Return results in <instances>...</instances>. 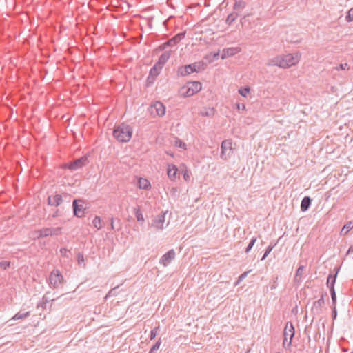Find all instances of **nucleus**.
Masks as SVG:
<instances>
[{"label": "nucleus", "instance_id": "nucleus-1", "mask_svg": "<svg viewBox=\"0 0 353 353\" xmlns=\"http://www.w3.org/2000/svg\"><path fill=\"white\" fill-rule=\"evenodd\" d=\"M300 56L299 54H287L279 55L268 61V65L278 66L281 68H288L295 65L299 61Z\"/></svg>", "mask_w": 353, "mask_h": 353}, {"label": "nucleus", "instance_id": "nucleus-2", "mask_svg": "<svg viewBox=\"0 0 353 353\" xmlns=\"http://www.w3.org/2000/svg\"><path fill=\"white\" fill-rule=\"evenodd\" d=\"M132 132L131 126L123 123L114 128L113 136L119 142L127 143L131 139Z\"/></svg>", "mask_w": 353, "mask_h": 353}, {"label": "nucleus", "instance_id": "nucleus-3", "mask_svg": "<svg viewBox=\"0 0 353 353\" xmlns=\"http://www.w3.org/2000/svg\"><path fill=\"white\" fill-rule=\"evenodd\" d=\"M203 63L201 62H194L192 64L181 66L177 70V74L181 77H185L194 72H199L203 70Z\"/></svg>", "mask_w": 353, "mask_h": 353}, {"label": "nucleus", "instance_id": "nucleus-4", "mask_svg": "<svg viewBox=\"0 0 353 353\" xmlns=\"http://www.w3.org/2000/svg\"><path fill=\"white\" fill-rule=\"evenodd\" d=\"M295 330L292 322H287L284 331H283V346L284 348L288 349L292 345V340L294 336Z\"/></svg>", "mask_w": 353, "mask_h": 353}, {"label": "nucleus", "instance_id": "nucleus-5", "mask_svg": "<svg viewBox=\"0 0 353 353\" xmlns=\"http://www.w3.org/2000/svg\"><path fill=\"white\" fill-rule=\"evenodd\" d=\"M202 88V85L199 81H191L187 83L186 85L182 87L181 91L185 90V92H181V94L185 97H189L194 94L199 92Z\"/></svg>", "mask_w": 353, "mask_h": 353}, {"label": "nucleus", "instance_id": "nucleus-6", "mask_svg": "<svg viewBox=\"0 0 353 353\" xmlns=\"http://www.w3.org/2000/svg\"><path fill=\"white\" fill-rule=\"evenodd\" d=\"M88 163V157L86 155L78 158L71 162L63 165V168L68 169L70 171L77 170Z\"/></svg>", "mask_w": 353, "mask_h": 353}, {"label": "nucleus", "instance_id": "nucleus-7", "mask_svg": "<svg viewBox=\"0 0 353 353\" xmlns=\"http://www.w3.org/2000/svg\"><path fill=\"white\" fill-rule=\"evenodd\" d=\"M64 282L63 276L58 270H54L49 276L50 286L58 288Z\"/></svg>", "mask_w": 353, "mask_h": 353}, {"label": "nucleus", "instance_id": "nucleus-8", "mask_svg": "<svg viewBox=\"0 0 353 353\" xmlns=\"http://www.w3.org/2000/svg\"><path fill=\"white\" fill-rule=\"evenodd\" d=\"M65 199H68V203L70 202V196L68 194L64 193L63 195L56 194L48 197V204L51 206L57 207L60 205Z\"/></svg>", "mask_w": 353, "mask_h": 353}, {"label": "nucleus", "instance_id": "nucleus-9", "mask_svg": "<svg viewBox=\"0 0 353 353\" xmlns=\"http://www.w3.org/2000/svg\"><path fill=\"white\" fill-rule=\"evenodd\" d=\"M83 201L82 199H74L72 203L73 213L74 215L78 218L83 217L84 216Z\"/></svg>", "mask_w": 353, "mask_h": 353}, {"label": "nucleus", "instance_id": "nucleus-10", "mask_svg": "<svg viewBox=\"0 0 353 353\" xmlns=\"http://www.w3.org/2000/svg\"><path fill=\"white\" fill-rule=\"evenodd\" d=\"M221 158L227 159L232 153V142L230 140L223 141L221 143Z\"/></svg>", "mask_w": 353, "mask_h": 353}, {"label": "nucleus", "instance_id": "nucleus-11", "mask_svg": "<svg viewBox=\"0 0 353 353\" xmlns=\"http://www.w3.org/2000/svg\"><path fill=\"white\" fill-rule=\"evenodd\" d=\"M327 296V292H323L319 300L313 303V305L311 310L312 313L314 315H319L321 312V307L325 304V297Z\"/></svg>", "mask_w": 353, "mask_h": 353}, {"label": "nucleus", "instance_id": "nucleus-12", "mask_svg": "<svg viewBox=\"0 0 353 353\" xmlns=\"http://www.w3.org/2000/svg\"><path fill=\"white\" fill-rule=\"evenodd\" d=\"M167 212H161L152 221L151 226L157 230H162L164 228L165 219Z\"/></svg>", "mask_w": 353, "mask_h": 353}, {"label": "nucleus", "instance_id": "nucleus-13", "mask_svg": "<svg viewBox=\"0 0 353 353\" xmlns=\"http://www.w3.org/2000/svg\"><path fill=\"white\" fill-rule=\"evenodd\" d=\"M175 256V251L173 249H171L161 256L160 263H162L164 266H167L171 263L172 260L174 259Z\"/></svg>", "mask_w": 353, "mask_h": 353}, {"label": "nucleus", "instance_id": "nucleus-14", "mask_svg": "<svg viewBox=\"0 0 353 353\" xmlns=\"http://www.w3.org/2000/svg\"><path fill=\"white\" fill-rule=\"evenodd\" d=\"M241 51V48L239 47H231L223 48L222 50V54L221 58L224 59L225 58L232 57Z\"/></svg>", "mask_w": 353, "mask_h": 353}, {"label": "nucleus", "instance_id": "nucleus-15", "mask_svg": "<svg viewBox=\"0 0 353 353\" xmlns=\"http://www.w3.org/2000/svg\"><path fill=\"white\" fill-rule=\"evenodd\" d=\"M162 68L155 63V65L150 69V74L148 77L147 81L148 83H152L155 78L159 75Z\"/></svg>", "mask_w": 353, "mask_h": 353}, {"label": "nucleus", "instance_id": "nucleus-16", "mask_svg": "<svg viewBox=\"0 0 353 353\" xmlns=\"http://www.w3.org/2000/svg\"><path fill=\"white\" fill-rule=\"evenodd\" d=\"M185 32H180L168 41H165V45H168V46H174L181 41L185 37Z\"/></svg>", "mask_w": 353, "mask_h": 353}, {"label": "nucleus", "instance_id": "nucleus-17", "mask_svg": "<svg viewBox=\"0 0 353 353\" xmlns=\"http://www.w3.org/2000/svg\"><path fill=\"white\" fill-rule=\"evenodd\" d=\"M152 108L155 109L156 113L159 116H163L165 113V108L164 105L160 101L155 102Z\"/></svg>", "mask_w": 353, "mask_h": 353}, {"label": "nucleus", "instance_id": "nucleus-18", "mask_svg": "<svg viewBox=\"0 0 353 353\" xmlns=\"http://www.w3.org/2000/svg\"><path fill=\"white\" fill-rule=\"evenodd\" d=\"M171 51H165L164 52L159 58L157 65L163 68L165 63L168 61L169 58L170 57Z\"/></svg>", "mask_w": 353, "mask_h": 353}, {"label": "nucleus", "instance_id": "nucleus-19", "mask_svg": "<svg viewBox=\"0 0 353 353\" xmlns=\"http://www.w3.org/2000/svg\"><path fill=\"white\" fill-rule=\"evenodd\" d=\"M178 168L174 165H168V176L171 180L176 179L177 176Z\"/></svg>", "mask_w": 353, "mask_h": 353}, {"label": "nucleus", "instance_id": "nucleus-20", "mask_svg": "<svg viewBox=\"0 0 353 353\" xmlns=\"http://www.w3.org/2000/svg\"><path fill=\"white\" fill-rule=\"evenodd\" d=\"M311 202H312V199H310V196H305L302 201H301V210L302 212H305L307 211L310 205H311Z\"/></svg>", "mask_w": 353, "mask_h": 353}, {"label": "nucleus", "instance_id": "nucleus-21", "mask_svg": "<svg viewBox=\"0 0 353 353\" xmlns=\"http://www.w3.org/2000/svg\"><path fill=\"white\" fill-rule=\"evenodd\" d=\"M138 187L140 189L148 190L150 188V183L146 179L140 178L138 181Z\"/></svg>", "mask_w": 353, "mask_h": 353}, {"label": "nucleus", "instance_id": "nucleus-22", "mask_svg": "<svg viewBox=\"0 0 353 353\" xmlns=\"http://www.w3.org/2000/svg\"><path fill=\"white\" fill-rule=\"evenodd\" d=\"M304 266L300 265L296 270L294 281V282L300 283L301 282V277L303 274Z\"/></svg>", "mask_w": 353, "mask_h": 353}, {"label": "nucleus", "instance_id": "nucleus-23", "mask_svg": "<svg viewBox=\"0 0 353 353\" xmlns=\"http://www.w3.org/2000/svg\"><path fill=\"white\" fill-rule=\"evenodd\" d=\"M337 273L335 274H330L327 279V285L330 289H334V284L336 279Z\"/></svg>", "mask_w": 353, "mask_h": 353}, {"label": "nucleus", "instance_id": "nucleus-24", "mask_svg": "<svg viewBox=\"0 0 353 353\" xmlns=\"http://www.w3.org/2000/svg\"><path fill=\"white\" fill-rule=\"evenodd\" d=\"M245 6V1H242V0H239V1H236L234 6H233V8L234 10V12H239L241 10H242Z\"/></svg>", "mask_w": 353, "mask_h": 353}, {"label": "nucleus", "instance_id": "nucleus-25", "mask_svg": "<svg viewBox=\"0 0 353 353\" xmlns=\"http://www.w3.org/2000/svg\"><path fill=\"white\" fill-rule=\"evenodd\" d=\"M239 14L238 12H233L232 13H230L226 20H225V23L228 24V25H230L232 24L235 20L237 18Z\"/></svg>", "mask_w": 353, "mask_h": 353}, {"label": "nucleus", "instance_id": "nucleus-26", "mask_svg": "<svg viewBox=\"0 0 353 353\" xmlns=\"http://www.w3.org/2000/svg\"><path fill=\"white\" fill-rule=\"evenodd\" d=\"M30 314V312H19L17 313L13 317L12 319L18 320V319H23L28 317Z\"/></svg>", "mask_w": 353, "mask_h": 353}, {"label": "nucleus", "instance_id": "nucleus-27", "mask_svg": "<svg viewBox=\"0 0 353 353\" xmlns=\"http://www.w3.org/2000/svg\"><path fill=\"white\" fill-rule=\"evenodd\" d=\"M52 236L50 228H44L39 230V237H47Z\"/></svg>", "mask_w": 353, "mask_h": 353}, {"label": "nucleus", "instance_id": "nucleus-28", "mask_svg": "<svg viewBox=\"0 0 353 353\" xmlns=\"http://www.w3.org/2000/svg\"><path fill=\"white\" fill-rule=\"evenodd\" d=\"M353 228V222L349 221L343 227L341 234H346Z\"/></svg>", "mask_w": 353, "mask_h": 353}, {"label": "nucleus", "instance_id": "nucleus-29", "mask_svg": "<svg viewBox=\"0 0 353 353\" xmlns=\"http://www.w3.org/2000/svg\"><path fill=\"white\" fill-rule=\"evenodd\" d=\"M134 210L135 216H136L137 221L139 222L143 223L144 222V218H143V214L141 212V210H139V208H134Z\"/></svg>", "mask_w": 353, "mask_h": 353}, {"label": "nucleus", "instance_id": "nucleus-30", "mask_svg": "<svg viewBox=\"0 0 353 353\" xmlns=\"http://www.w3.org/2000/svg\"><path fill=\"white\" fill-rule=\"evenodd\" d=\"M92 224L93 226L96 228L97 230L101 229L102 228L101 218L99 216H96L92 221Z\"/></svg>", "mask_w": 353, "mask_h": 353}, {"label": "nucleus", "instance_id": "nucleus-31", "mask_svg": "<svg viewBox=\"0 0 353 353\" xmlns=\"http://www.w3.org/2000/svg\"><path fill=\"white\" fill-rule=\"evenodd\" d=\"M161 339H159L156 343L154 345H153V346L151 347L149 353H154L155 351H157V350H159L160 345H161Z\"/></svg>", "mask_w": 353, "mask_h": 353}, {"label": "nucleus", "instance_id": "nucleus-32", "mask_svg": "<svg viewBox=\"0 0 353 353\" xmlns=\"http://www.w3.org/2000/svg\"><path fill=\"white\" fill-rule=\"evenodd\" d=\"M256 241V237H253L250 242L249 243L248 245L247 246L246 249H245V253H248L250 250L252 248V247L254 246L255 242Z\"/></svg>", "mask_w": 353, "mask_h": 353}, {"label": "nucleus", "instance_id": "nucleus-33", "mask_svg": "<svg viewBox=\"0 0 353 353\" xmlns=\"http://www.w3.org/2000/svg\"><path fill=\"white\" fill-rule=\"evenodd\" d=\"M119 288V285L112 288L107 294L105 298L110 297V296H114L117 295V290Z\"/></svg>", "mask_w": 353, "mask_h": 353}, {"label": "nucleus", "instance_id": "nucleus-34", "mask_svg": "<svg viewBox=\"0 0 353 353\" xmlns=\"http://www.w3.org/2000/svg\"><path fill=\"white\" fill-rule=\"evenodd\" d=\"M250 88L249 87H243L239 90V94L243 97H246L247 94L250 92Z\"/></svg>", "mask_w": 353, "mask_h": 353}, {"label": "nucleus", "instance_id": "nucleus-35", "mask_svg": "<svg viewBox=\"0 0 353 353\" xmlns=\"http://www.w3.org/2000/svg\"><path fill=\"white\" fill-rule=\"evenodd\" d=\"M159 328H160L159 326H157L151 330L150 334V340H153L156 337V336L158 334V332L159 330Z\"/></svg>", "mask_w": 353, "mask_h": 353}, {"label": "nucleus", "instance_id": "nucleus-36", "mask_svg": "<svg viewBox=\"0 0 353 353\" xmlns=\"http://www.w3.org/2000/svg\"><path fill=\"white\" fill-rule=\"evenodd\" d=\"M60 253L62 256L65 258H70V255L71 254L70 251L67 250L66 248H61Z\"/></svg>", "mask_w": 353, "mask_h": 353}, {"label": "nucleus", "instance_id": "nucleus-37", "mask_svg": "<svg viewBox=\"0 0 353 353\" xmlns=\"http://www.w3.org/2000/svg\"><path fill=\"white\" fill-rule=\"evenodd\" d=\"M330 291L331 298H332V305H336V292H335V290L334 289H330Z\"/></svg>", "mask_w": 353, "mask_h": 353}, {"label": "nucleus", "instance_id": "nucleus-38", "mask_svg": "<svg viewBox=\"0 0 353 353\" xmlns=\"http://www.w3.org/2000/svg\"><path fill=\"white\" fill-rule=\"evenodd\" d=\"M273 248H274V245H270L267 248L264 254L263 255V256L261 258V261L264 260L268 256V255L270 254V252L272 250Z\"/></svg>", "mask_w": 353, "mask_h": 353}, {"label": "nucleus", "instance_id": "nucleus-39", "mask_svg": "<svg viewBox=\"0 0 353 353\" xmlns=\"http://www.w3.org/2000/svg\"><path fill=\"white\" fill-rule=\"evenodd\" d=\"M61 228H50L52 236L59 235L61 233Z\"/></svg>", "mask_w": 353, "mask_h": 353}, {"label": "nucleus", "instance_id": "nucleus-40", "mask_svg": "<svg viewBox=\"0 0 353 353\" xmlns=\"http://www.w3.org/2000/svg\"><path fill=\"white\" fill-rule=\"evenodd\" d=\"M347 21H353V8H352L347 12L346 15Z\"/></svg>", "mask_w": 353, "mask_h": 353}, {"label": "nucleus", "instance_id": "nucleus-41", "mask_svg": "<svg viewBox=\"0 0 353 353\" xmlns=\"http://www.w3.org/2000/svg\"><path fill=\"white\" fill-rule=\"evenodd\" d=\"M10 266V262L2 261L0 262V267L3 270H6Z\"/></svg>", "mask_w": 353, "mask_h": 353}, {"label": "nucleus", "instance_id": "nucleus-42", "mask_svg": "<svg viewBox=\"0 0 353 353\" xmlns=\"http://www.w3.org/2000/svg\"><path fill=\"white\" fill-rule=\"evenodd\" d=\"M336 70H345L349 69L347 63H341L339 67L336 68Z\"/></svg>", "mask_w": 353, "mask_h": 353}, {"label": "nucleus", "instance_id": "nucleus-43", "mask_svg": "<svg viewBox=\"0 0 353 353\" xmlns=\"http://www.w3.org/2000/svg\"><path fill=\"white\" fill-rule=\"evenodd\" d=\"M77 261H78V263L79 264L84 261V256H83V254L78 253V254H77Z\"/></svg>", "mask_w": 353, "mask_h": 353}, {"label": "nucleus", "instance_id": "nucleus-44", "mask_svg": "<svg viewBox=\"0 0 353 353\" xmlns=\"http://www.w3.org/2000/svg\"><path fill=\"white\" fill-rule=\"evenodd\" d=\"M48 299L46 298V296H43V299H42V303L41 304H39L38 307L41 306L43 308H45L46 307V305L48 303Z\"/></svg>", "mask_w": 353, "mask_h": 353}, {"label": "nucleus", "instance_id": "nucleus-45", "mask_svg": "<svg viewBox=\"0 0 353 353\" xmlns=\"http://www.w3.org/2000/svg\"><path fill=\"white\" fill-rule=\"evenodd\" d=\"M111 223H110V229L112 230H119L120 229V227L119 228H116L114 224V219L112 217L111 219Z\"/></svg>", "mask_w": 353, "mask_h": 353}, {"label": "nucleus", "instance_id": "nucleus-46", "mask_svg": "<svg viewBox=\"0 0 353 353\" xmlns=\"http://www.w3.org/2000/svg\"><path fill=\"white\" fill-rule=\"evenodd\" d=\"M332 319L334 320L336 318L337 316V312L336 309V305H332Z\"/></svg>", "mask_w": 353, "mask_h": 353}, {"label": "nucleus", "instance_id": "nucleus-47", "mask_svg": "<svg viewBox=\"0 0 353 353\" xmlns=\"http://www.w3.org/2000/svg\"><path fill=\"white\" fill-rule=\"evenodd\" d=\"M248 273H249V272H244L243 274H241L239 276V280H241V281H242L243 279H244L247 276V275L248 274Z\"/></svg>", "mask_w": 353, "mask_h": 353}, {"label": "nucleus", "instance_id": "nucleus-48", "mask_svg": "<svg viewBox=\"0 0 353 353\" xmlns=\"http://www.w3.org/2000/svg\"><path fill=\"white\" fill-rule=\"evenodd\" d=\"M59 216H61V212L59 210H57L52 214L53 218L58 217Z\"/></svg>", "mask_w": 353, "mask_h": 353}, {"label": "nucleus", "instance_id": "nucleus-49", "mask_svg": "<svg viewBox=\"0 0 353 353\" xmlns=\"http://www.w3.org/2000/svg\"><path fill=\"white\" fill-rule=\"evenodd\" d=\"M167 47H168V45H165V42L163 44L160 45L159 47V50H164Z\"/></svg>", "mask_w": 353, "mask_h": 353}, {"label": "nucleus", "instance_id": "nucleus-50", "mask_svg": "<svg viewBox=\"0 0 353 353\" xmlns=\"http://www.w3.org/2000/svg\"><path fill=\"white\" fill-rule=\"evenodd\" d=\"M278 279V277L276 278L275 281H274L273 285L271 286V290H274L277 287V285L276 284V281Z\"/></svg>", "mask_w": 353, "mask_h": 353}, {"label": "nucleus", "instance_id": "nucleus-51", "mask_svg": "<svg viewBox=\"0 0 353 353\" xmlns=\"http://www.w3.org/2000/svg\"><path fill=\"white\" fill-rule=\"evenodd\" d=\"M353 253V244L349 248L347 254Z\"/></svg>", "mask_w": 353, "mask_h": 353}, {"label": "nucleus", "instance_id": "nucleus-52", "mask_svg": "<svg viewBox=\"0 0 353 353\" xmlns=\"http://www.w3.org/2000/svg\"><path fill=\"white\" fill-rule=\"evenodd\" d=\"M213 57H214V59H218L219 57V52L214 53Z\"/></svg>", "mask_w": 353, "mask_h": 353}, {"label": "nucleus", "instance_id": "nucleus-53", "mask_svg": "<svg viewBox=\"0 0 353 353\" xmlns=\"http://www.w3.org/2000/svg\"><path fill=\"white\" fill-rule=\"evenodd\" d=\"M185 146V143H182L181 142L180 144H179V147L181 148H183Z\"/></svg>", "mask_w": 353, "mask_h": 353}, {"label": "nucleus", "instance_id": "nucleus-54", "mask_svg": "<svg viewBox=\"0 0 353 353\" xmlns=\"http://www.w3.org/2000/svg\"><path fill=\"white\" fill-rule=\"evenodd\" d=\"M184 176V179H185V180H187V179H188V178H189V176H188L186 173H185V174H184V176Z\"/></svg>", "mask_w": 353, "mask_h": 353}, {"label": "nucleus", "instance_id": "nucleus-55", "mask_svg": "<svg viewBox=\"0 0 353 353\" xmlns=\"http://www.w3.org/2000/svg\"><path fill=\"white\" fill-rule=\"evenodd\" d=\"M241 281V280H239V278L238 280L236 281V282L235 283V285H239Z\"/></svg>", "mask_w": 353, "mask_h": 353}, {"label": "nucleus", "instance_id": "nucleus-56", "mask_svg": "<svg viewBox=\"0 0 353 353\" xmlns=\"http://www.w3.org/2000/svg\"><path fill=\"white\" fill-rule=\"evenodd\" d=\"M167 154H169V155H170V156H172V154L169 153V152H167Z\"/></svg>", "mask_w": 353, "mask_h": 353}, {"label": "nucleus", "instance_id": "nucleus-57", "mask_svg": "<svg viewBox=\"0 0 353 353\" xmlns=\"http://www.w3.org/2000/svg\"><path fill=\"white\" fill-rule=\"evenodd\" d=\"M167 154H169V155H170V156H172V154L169 153V152H167Z\"/></svg>", "mask_w": 353, "mask_h": 353}, {"label": "nucleus", "instance_id": "nucleus-58", "mask_svg": "<svg viewBox=\"0 0 353 353\" xmlns=\"http://www.w3.org/2000/svg\"><path fill=\"white\" fill-rule=\"evenodd\" d=\"M167 154H169V155H170V156H172V154L169 153V152H167Z\"/></svg>", "mask_w": 353, "mask_h": 353}, {"label": "nucleus", "instance_id": "nucleus-59", "mask_svg": "<svg viewBox=\"0 0 353 353\" xmlns=\"http://www.w3.org/2000/svg\"><path fill=\"white\" fill-rule=\"evenodd\" d=\"M276 353H280V352H276Z\"/></svg>", "mask_w": 353, "mask_h": 353}]
</instances>
